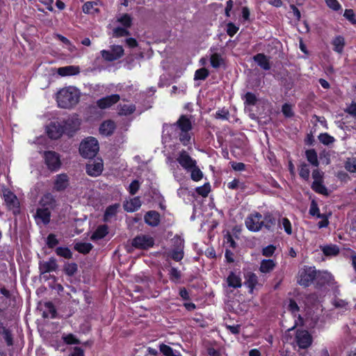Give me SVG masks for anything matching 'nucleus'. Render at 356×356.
Returning <instances> with one entry per match:
<instances>
[{
    "mask_svg": "<svg viewBox=\"0 0 356 356\" xmlns=\"http://www.w3.org/2000/svg\"><path fill=\"white\" fill-rule=\"evenodd\" d=\"M78 269L77 264L75 263H65L64 264L63 270L66 275L69 276L74 275Z\"/></svg>",
    "mask_w": 356,
    "mask_h": 356,
    "instance_id": "nucleus-40",
    "label": "nucleus"
},
{
    "mask_svg": "<svg viewBox=\"0 0 356 356\" xmlns=\"http://www.w3.org/2000/svg\"><path fill=\"white\" fill-rule=\"evenodd\" d=\"M327 6L334 10H339L341 8V5L337 0H325Z\"/></svg>",
    "mask_w": 356,
    "mask_h": 356,
    "instance_id": "nucleus-58",
    "label": "nucleus"
},
{
    "mask_svg": "<svg viewBox=\"0 0 356 356\" xmlns=\"http://www.w3.org/2000/svg\"><path fill=\"white\" fill-rule=\"evenodd\" d=\"M210 63L213 68L220 67L224 65V58L221 54L217 53L211 49Z\"/></svg>",
    "mask_w": 356,
    "mask_h": 356,
    "instance_id": "nucleus-19",
    "label": "nucleus"
},
{
    "mask_svg": "<svg viewBox=\"0 0 356 356\" xmlns=\"http://www.w3.org/2000/svg\"><path fill=\"white\" fill-rule=\"evenodd\" d=\"M343 16L350 21L353 24H356V19L355 13L351 9H346L344 12Z\"/></svg>",
    "mask_w": 356,
    "mask_h": 356,
    "instance_id": "nucleus-55",
    "label": "nucleus"
},
{
    "mask_svg": "<svg viewBox=\"0 0 356 356\" xmlns=\"http://www.w3.org/2000/svg\"><path fill=\"white\" fill-rule=\"evenodd\" d=\"M211 187L209 183L204 184L203 186L197 187L196 192L202 197H207L210 192Z\"/></svg>",
    "mask_w": 356,
    "mask_h": 356,
    "instance_id": "nucleus-49",
    "label": "nucleus"
},
{
    "mask_svg": "<svg viewBox=\"0 0 356 356\" xmlns=\"http://www.w3.org/2000/svg\"><path fill=\"white\" fill-rule=\"evenodd\" d=\"M170 278L173 282H177L181 277L180 271L176 268H171L169 272Z\"/></svg>",
    "mask_w": 356,
    "mask_h": 356,
    "instance_id": "nucleus-57",
    "label": "nucleus"
},
{
    "mask_svg": "<svg viewBox=\"0 0 356 356\" xmlns=\"http://www.w3.org/2000/svg\"><path fill=\"white\" fill-rule=\"evenodd\" d=\"M54 206V200L51 194H46L42 197L40 205L34 215L38 225H47L50 222L51 209Z\"/></svg>",
    "mask_w": 356,
    "mask_h": 356,
    "instance_id": "nucleus-3",
    "label": "nucleus"
},
{
    "mask_svg": "<svg viewBox=\"0 0 356 356\" xmlns=\"http://www.w3.org/2000/svg\"><path fill=\"white\" fill-rule=\"evenodd\" d=\"M245 284L250 289V292L252 293L253 289L258 284L257 276L252 273H248L246 275V281Z\"/></svg>",
    "mask_w": 356,
    "mask_h": 356,
    "instance_id": "nucleus-29",
    "label": "nucleus"
},
{
    "mask_svg": "<svg viewBox=\"0 0 356 356\" xmlns=\"http://www.w3.org/2000/svg\"><path fill=\"white\" fill-rule=\"evenodd\" d=\"M82 9L83 13L87 14H95L99 11L97 3L92 1H88L84 3Z\"/></svg>",
    "mask_w": 356,
    "mask_h": 356,
    "instance_id": "nucleus-34",
    "label": "nucleus"
},
{
    "mask_svg": "<svg viewBox=\"0 0 356 356\" xmlns=\"http://www.w3.org/2000/svg\"><path fill=\"white\" fill-rule=\"evenodd\" d=\"M141 206V202L138 197L130 199L124 204V209L128 212H134Z\"/></svg>",
    "mask_w": 356,
    "mask_h": 356,
    "instance_id": "nucleus-20",
    "label": "nucleus"
},
{
    "mask_svg": "<svg viewBox=\"0 0 356 356\" xmlns=\"http://www.w3.org/2000/svg\"><path fill=\"white\" fill-rule=\"evenodd\" d=\"M262 227H265L268 230H271L272 228L275 225L276 220L273 215L270 212H266L262 216Z\"/></svg>",
    "mask_w": 356,
    "mask_h": 356,
    "instance_id": "nucleus-18",
    "label": "nucleus"
},
{
    "mask_svg": "<svg viewBox=\"0 0 356 356\" xmlns=\"http://www.w3.org/2000/svg\"><path fill=\"white\" fill-rule=\"evenodd\" d=\"M332 44L334 46V51L337 53H341L345 45L344 38L341 36L336 37L332 41Z\"/></svg>",
    "mask_w": 356,
    "mask_h": 356,
    "instance_id": "nucleus-36",
    "label": "nucleus"
},
{
    "mask_svg": "<svg viewBox=\"0 0 356 356\" xmlns=\"http://www.w3.org/2000/svg\"><path fill=\"white\" fill-rule=\"evenodd\" d=\"M3 196L8 209L13 210L14 214L18 213L19 202L17 196L8 188L3 190Z\"/></svg>",
    "mask_w": 356,
    "mask_h": 356,
    "instance_id": "nucleus-9",
    "label": "nucleus"
},
{
    "mask_svg": "<svg viewBox=\"0 0 356 356\" xmlns=\"http://www.w3.org/2000/svg\"><path fill=\"white\" fill-rule=\"evenodd\" d=\"M79 73V67L77 66L68 65L58 69V74L62 76L76 75Z\"/></svg>",
    "mask_w": 356,
    "mask_h": 356,
    "instance_id": "nucleus-22",
    "label": "nucleus"
},
{
    "mask_svg": "<svg viewBox=\"0 0 356 356\" xmlns=\"http://www.w3.org/2000/svg\"><path fill=\"white\" fill-rule=\"evenodd\" d=\"M124 49L120 45H113L110 51L102 50L101 54L102 57L108 61H113L123 56Z\"/></svg>",
    "mask_w": 356,
    "mask_h": 356,
    "instance_id": "nucleus-11",
    "label": "nucleus"
},
{
    "mask_svg": "<svg viewBox=\"0 0 356 356\" xmlns=\"http://www.w3.org/2000/svg\"><path fill=\"white\" fill-rule=\"evenodd\" d=\"M275 266V263L273 259H263L260 265V270L263 273H267L272 271Z\"/></svg>",
    "mask_w": 356,
    "mask_h": 356,
    "instance_id": "nucleus-30",
    "label": "nucleus"
},
{
    "mask_svg": "<svg viewBox=\"0 0 356 356\" xmlns=\"http://www.w3.org/2000/svg\"><path fill=\"white\" fill-rule=\"evenodd\" d=\"M69 185V178L66 174H60L56 177L54 188L56 191H63Z\"/></svg>",
    "mask_w": 356,
    "mask_h": 356,
    "instance_id": "nucleus-17",
    "label": "nucleus"
},
{
    "mask_svg": "<svg viewBox=\"0 0 356 356\" xmlns=\"http://www.w3.org/2000/svg\"><path fill=\"white\" fill-rule=\"evenodd\" d=\"M43 158L44 163L51 171L58 170L61 165L58 154L53 151H47L44 152Z\"/></svg>",
    "mask_w": 356,
    "mask_h": 356,
    "instance_id": "nucleus-8",
    "label": "nucleus"
},
{
    "mask_svg": "<svg viewBox=\"0 0 356 356\" xmlns=\"http://www.w3.org/2000/svg\"><path fill=\"white\" fill-rule=\"evenodd\" d=\"M238 28L233 23H229L227 26V34L232 37L238 31Z\"/></svg>",
    "mask_w": 356,
    "mask_h": 356,
    "instance_id": "nucleus-63",
    "label": "nucleus"
},
{
    "mask_svg": "<svg viewBox=\"0 0 356 356\" xmlns=\"http://www.w3.org/2000/svg\"><path fill=\"white\" fill-rule=\"evenodd\" d=\"M316 278L317 279L318 282L322 285L332 284L334 281L333 275L327 271L318 272L316 273Z\"/></svg>",
    "mask_w": 356,
    "mask_h": 356,
    "instance_id": "nucleus-21",
    "label": "nucleus"
},
{
    "mask_svg": "<svg viewBox=\"0 0 356 356\" xmlns=\"http://www.w3.org/2000/svg\"><path fill=\"white\" fill-rule=\"evenodd\" d=\"M136 111V106L133 104H120L118 106V114L120 115H129Z\"/></svg>",
    "mask_w": 356,
    "mask_h": 356,
    "instance_id": "nucleus-28",
    "label": "nucleus"
},
{
    "mask_svg": "<svg viewBox=\"0 0 356 356\" xmlns=\"http://www.w3.org/2000/svg\"><path fill=\"white\" fill-rule=\"evenodd\" d=\"M307 161L314 166L317 167L319 164L318 156L314 149H309L305 152Z\"/></svg>",
    "mask_w": 356,
    "mask_h": 356,
    "instance_id": "nucleus-35",
    "label": "nucleus"
},
{
    "mask_svg": "<svg viewBox=\"0 0 356 356\" xmlns=\"http://www.w3.org/2000/svg\"><path fill=\"white\" fill-rule=\"evenodd\" d=\"M117 20L126 28L129 27L131 24V18L128 14L121 15Z\"/></svg>",
    "mask_w": 356,
    "mask_h": 356,
    "instance_id": "nucleus-50",
    "label": "nucleus"
},
{
    "mask_svg": "<svg viewBox=\"0 0 356 356\" xmlns=\"http://www.w3.org/2000/svg\"><path fill=\"white\" fill-rule=\"evenodd\" d=\"M139 187V182L137 180H134L130 184L129 191L131 195H134L138 191Z\"/></svg>",
    "mask_w": 356,
    "mask_h": 356,
    "instance_id": "nucleus-61",
    "label": "nucleus"
},
{
    "mask_svg": "<svg viewBox=\"0 0 356 356\" xmlns=\"http://www.w3.org/2000/svg\"><path fill=\"white\" fill-rule=\"evenodd\" d=\"M145 220L147 224L155 227L158 225L159 223V213L154 211H149L145 216Z\"/></svg>",
    "mask_w": 356,
    "mask_h": 356,
    "instance_id": "nucleus-23",
    "label": "nucleus"
},
{
    "mask_svg": "<svg viewBox=\"0 0 356 356\" xmlns=\"http://www.w3.org/2000/svg\"><path fill=\"white\" fill-rule=\"evenodd\" d=\"M254 60L264 70H268L270 68L268 58L263 54L255 55Z\"/></svg>",
    "mask_w": 356,
    "mask_h": 356,
    "instance_id": "nucleus-24",
    "label": "nucleus"
},
{
    "mask_svg": "<svg viewBox=\"0 0 356 356\" xmlns=\"http://www.w3.org/2000/svg\"><path fill=\"white\" fill-rule=\"evenodd\" d=\"M288 309L290 311V312L291 313V314L293 315V316L294 318H296L297 314L299 311V307H298L297 303L294 300H291L289 301V303L288 305Z\"/></svg>",
    "mask_w": 356,
    "mask_h": 356,
    "instance_id": "nucleus-53",
    "label": "nucleus"
},
{
    "mask_svg": "<svg viewBox=\"0 0 356 356\" xmlns=\"http://www.w3.org/2000/svg\"><path fill=\"white\" fill-rule=\"evenodd\" d=\"M312 188L319 194L327 195V190L323 184V181H313Z\"/></svg>",
    "mask_w": 356,
    "mask_h": 356,
    "instance_id": "nucleus-39",
    "label": "nucleus"
},
{
    "mask_svg": "<svg viewBox=\"0 0 356 356\" xmlns=\"http://www.w3.org/2000/svg\"><path fill=\"white\" fill-rule=\"evenodd\" d=\"M92 248V245L89 243H79L75 245V249L83 254L88 253Z\"/></svg>",
    "mask_w": 356,
    "mask_h": 356,
    "instance_id": "nucleus-42",
    "label": "nucleus"
},
{
    "mask_svg": "<svg viewBox=\"0 0 356 356\" xmlns=\"http://www.w3.org/2000/svg\"><path fill=\"white\" fill-rule=\"evenodd\" d=\"M229 112L226 109L219 110L216 113V118L220 120H227Z\"/></svg>",
    "mask_w": 356,
    "mask_h": 356,
    "instance_id": "nucleus-62",
    "label": "nucleus"
},
{
    "mask_svg": "<svg viewBox=\"0 0 356 356\" xmlns=\"http://www.w3.org/2000/svg\"><path fill=\"white\" fill-rule=\"evenodd\" d=\"M160 351L165 356H174L175 355V351H174L171 347L165 344H161L160 346Z\"/></svg>",
    "mask_w": 356,
    "mask_h": 356,
    "instance_id": "nucleus-52",
    "label": "nucleus"
},
{
    "mask_svg": "<svg viewBox=\"0 0 356 356\" xmlns=\"http://www.w3.org/2000/svg\"><path fill=\"white\" fill-rule=\"evenodd\" d=\"M172 245H173V248H184V239L181 238L180 236H175L172 239Z\"/></svg>",
    "mask_w": 356,
    "mask_h": 356,
    "instance_id": "nucleus-59",
    "label": "nucleus"
},
{
    "mask_svg": "<svg viewBox=\"0 0 356 356\" xmlns=\"http://www.w3.org/2000/svg\"><path fill=\"white\" fill-rule=\"evenodd\" d=\"M296 343L300 349L309 348L312 343V337L306 330H297Z\"/></svg>",
    "mask_w": 356,
    "mask_h": 356,
    "instance_id": "nucleus-10",
    "label": "nucleus"
},
{
    "mask_svg": "<svg viewBox=\"0 0 356 356\" xmlns=\"http://www.w3.org/2000/svg\"><path fill=\"white\" fill-rule=\"evenodd\" d=\"M62 339L65 343L68 345L80 343V341L76 337V336L72 334H63L62 336Z\"/></svg>",
    "mask_w": 356,
    "mask_h": 356,
    "instance_id": "nucleus-43",
    "label": "nucleus"
},
{
    "mask_svg": "<svg viewBox=\"0 0 356 356\" xmlns=\"http://www.w3.org/2000/svg\"><path fill=\"white\" fill-rule=\"evenodd\" d=\"M345 168L350 172H356V158L348 159L345 163Z\"/></svg>",
    "mask_w": 356,
    "mask_h": 356,
    "instance_id": "nucleus-47",
    "label": "nucleus"
},
{
    "mask_svg": "<svg viewBox=\"0 0 356 356\" xmlns=\"http://www.w3.org/2000/svg\"><path fill=\"white\" fill-rule=\"evenodd\" d=\"M299 175L305 180H308L310 175L309 166L305 163L300 164L299 168Z\"/></svg>",
    "mask_w": 356,
    "mask_h": 356,
    "instance_id": "nucleus-44",
    "label": "nucleus"
},
{
    "mask_svg": "<svg viewBox=\"0 0 356 356\" xmlns=\"http://www.w3.org/2000/svg\"><path fill=\"white\" fill-rule=\"evenodd\" d=\"M321 250L326 256H336L339 252V249L336 245H327L321 247Z\"/></svg>",
    "mask_w": 356,
    "mask_h": 356,
    "instance_id": "nucleus-32",
    "label": "nucleus"
},
{
    "mask_svg": "<svg viewBox=\"0 0 356 356\" xmlns=\"http://www.w3.org/2000/svg\"><path fill=\"white\" fill-rule=\"evenodd\" d=\"M108 233V228L106 225H101L97 227L92 235V239H100L104 238Z\"/></svg>",
    "mask_w": 356,
    "mask_h": 356,
    "instance_id": "nucleus-37",
    "label": "nucleus"
},
{
    "mask_svg": "<svg viewBox=\"0 0 356 356\" xmlns=\"http://www.w3.org/2000/svg\"><path fill=\"white\" fill-rule=\"evenodd\" d=\"M58 243V240L54 234H50L47 238V245L49 248H53Z\"/></svg>",
    "mask_w": 356,
    "mask_h": 356,
    "instance_id": "nucleus-54",
    "label": "nucleus"
},
{
    "mask_svg": "<svg viewBox=\"0 0 356 356\" xmlns=\"http://www.w3.org/2000/svg\"><path fill=\"white\" fill-rule=\"evenodd\" d=\"M103 161L100 159L90 161L86 165L87 173L92 177L99 176L103 170Z\"/></svg>",
    "mask_w": 356,
    "mask_h": 356,
    "instance_id": "nucleus-13",
    "label": "nucleus"
},
{
    "mask_svg": "<svg viewBox=\"0 0 356 356\" xmlns=\"http://www.w3.org/2000/svg\"><path fill=\"white\" fill-rule=\"evenodd\" d=\"M129 35V31L127 28L117 27L113 29V36L121 37Z\"/></svg>",
    "mask_w": 356,
    "mask_h": 356,
    "instance_id": "nucleus-56",
    "label": "nucleus"
},
{
    "mask_svg": "<svg viewBox=\"0 0 356 356\" xmlns=\"http://www.w3.org/2000/svg\"><path fill=\"white\" fill-rule=\"evenodd\" d=\"M189 171L191 172V177L193 181H198L202 179L203 173L196 164L195 167H193V168H191Z\"/></svg>",
    "mask_w": 356,
    "mask_h": 356,
    "instance_id": "nucleus-41",
    "label": "nucleus"
},
{
    "mask_svg": "<svg viewBox=\"0 0 356 356\" xmlns=\"http://www.w3.org/2000/svg\"><path fill=\"white\" fill-rule=\"evenodd\" d=\"M55 251L58 256L65 259H70L72 257V252L67 247H58Z\"/></svg>",
    "mask_w": 356,
    "mask_h": 356,
    "instance_id": "nucleus-38",
    "label": "nucleus"
},
{
    "mask_svg": "<svg viewBox=\"0 0 356 356\" xmlns=\"http://www.w3.org/2000/svg\"><path fill=\"white\" fill-rule=\"evenodd\" d=\"M166 163L169 166L170 171L173 173L175 178L177 181L181 179V174L179 172L180 169L177 165V163L186 170H191L193 167H195L196 161L194 160L186 151H181L178 153L175 159L168 156L166 160Z\"/></svg>",
    "mask_w": 356,
    "mask_h": 356,
    "instance_id": "nucleus-1",
    "label": "nucleus"
},
{
    "mask_svg": "<svg viewBox=\"0 0 356 356\" xmlns=\"http://www.w3.org/2000/svg\"><path fill=\"white\" fill-rule=\"evenodd\" d=\"M119 208V204H115L113 205L109 206L106 209L105 213H104V220L108 222L113 217L115 216L118 211V209Z\"/></svg>",
    "mask_w": 356,
    "mask_h": 356,
    "instance_id": "nucleus-33",
    "label": "nucleus"
},
{
    "mask_svg": "<svg viewBox=\"0 0 356 356\" xmlns=\"http://www.w3.org/2000/svg\"><path fill=\"white\" fill-rule=\"evenodd\" d=\"M171 257L177 261H181L184 257V248H173L171 252Z\"/></svg>",
    "mask_w": 356,
    "mask_h": 356,
    "instance_id": "nucleus-45",
    "label": "nucleus"
},
{
    "mask_svg": "<svg viewBox=\"0 0 356 356\" xmlns=\"http://www.w3.org/2000/svg\"><path fill=\"white\" fill-rule=\"evenodd\" d=\"M227 284L229 287L234 289L240 288L241 286V279L239 275L234 273H231L227 278Z\"/></svg>",
    "mask_w": 356,
    "mask_h": 356,
    "instance_id": "nucleus-25",
    "label": "nucleus"
},
{
    "mask_svg": "<svg viewBox=\"0 0 356 356\" xmlns=\"http://www.w3.org/2000/svg\"><path fill=\"white\" fill-rule=\"evenodd\" d=\"M278 227L281 229H284L285 233L288 235H291L293 233L292 225L290 220L286 218L282 217L278 220Z\"/></svg>",
    "mask_w": 356,
    "mask_h": 356,
    "instance_id": "nucleus-27",
    "label": "nucleus"
},
{
    "mask_svg": "<svg viewBox=\"0 0 356 356\" xmlns=\"http://www.w3.org/2000/svg\"><path fill=\"white\" fill-rule=\"evenodd\" d=\"M120 100L118 95H111L99 99L97 102V106L102 109L107 108Z\"/></svg>",
    "mask_w": 356,
    "mask_h": 356,
    "instance_id": "nucleus-16",
    "label": "nucleus"
},
{
    "mask_svg": "<svg viewBox=\"0 0 356 356\" xmlns=\"http://www.w3.org/2000/svg\"><path fill=\"white\" fill-rule=\"evenodd\" d=\"M115 129V123L111 120L104 122L100 127L99 132L104 136L111 135Z\"/></svg>",
    "mask_w": 356,
    "mask_h": 356,
    "instance_id": "nucleus-26",
    "label": "nucleus"
},
{
    "mask_svg": "<svg viewBox=\"0 0 356 356\" xmlns=\"http://www.w3.org/2000/svg\"><path fill=\"white\" fill-rule=\"evenodd\" d=\"M47 133L51 139H57L63 133V127L57 122H52L47 127Z\"/></svg>",
    "mask_w": 356,
    "mask_h": 356,
    "instance_id": "nucleus-15",
    "label": "nucleus"
},
{
    "mask_svg": "<svg viewBox=\"0 0 356 356\" xmlns=\"http://www.w3.org/2000/svg\"><path fill=\"white\" fill-rule=\"evenodd\" d=\"M99 151V143L96 138L88 137L83 140L80 145L79 152L84 158H92Z\"/></svg>",
    "mask_w": 356,
    "mask_h": 356,
    "instance_id": "nucleus-5",
    "label": "nucleus"
},
{
    "mask_svg": "<svg viewBox=\"0 0 356 356\" xmlns=\"http://www.w3.org/2000/svg\"><path fill=\"white\" fill-rule=\"evenodd\" d=\"M1 339H3L9 346L13 343V337L10 330L0 325V340Z\"/></svg>",
    "mask_w": 356,
    "mask_h": 356,
    "instance_id": "nucleus-31",
    "label": "nucleus"
},
{
    "mask_svg": "<svg viewBox=\"0 0 356 356\" xmlns=\"http://www.w3.org/2000/svg\"><path fill=\"white\" fill-rule=\"evenodd\" d=\"M80 97L79 90L73 86L60 89L56 96L58 105L60 108H70L76 105Z\"/></svg>",
    "mask_w": 356,
    "mask_h": 356,
    "instance_id": "nucleus-2",
    "label": "nucleus"
},
{
    "mask_svg": "<svg viewBox=\"0 0 356 356\" xmlns=\"http://www.w3.org/2000/svg\"><path fill=\"white\" fill-rule=\"evenodd\" d=\"M170 128L172 129L176 128L179 131V140L184 145L190 143L191 139V130L192 128L190 120L185 115H182L178 120L177 123Z\"/></svg>",
    "mask_w": 356,
    "mask_h": 356,
    "instance_id": "nucleus-4",
    "label": "nucleus"
},
{
    "mask_svg": "<svg viewBox=\"0 0 356 356\" xmlns=\"http://www.w3.org/2000/svg\"><path fill=\"white\" fill-rule=\"evenodd\" d=\"M154 238L149 235H139L134 238L132 245L135 248L147 249L154 245Z\"/></svg>",
    "mask_w": 356,
    "mask_h": 356,
    "instance_id": "nucleus-12",
    "label": "nucleus"
},
{
    "mask_svg": "<svg viewBox=\"0 0 356 356\" xmlns=\"http://www.w3.org/2000/svg\"><path fill=\"white\" fill-rule=\"evenodd\" d=\"M245 102L248 104L253 105L256 103L257 98L256 96L252 92H247L245 95Z\"/></svg>",
    "mask_w": 356,
    "mask_h": 356,
    "instance_id": "nucleus-64",
    "label": "nucleus"
},
{
    "mask_svg": "<svg viewBox=\"0 0 356 356\" xmlns=\"http://www.w3.org/2000/svg\"><path fill=\"white\" fill-rule=\"evenodd\" d=\"M262 215L259 212H253L246 218L245 224L248 230L259 232L262 228Z\"/></svg>",
    "mask_w": 356,
    "mask_h": 356,
    "instance_id": "nucleus-7",
    "label": "nucleus"
},
{
    "mask_svg": "<svg viewBox=\"0 0 356 356\" xmlns=\"http://www.w3.org/2000/svg\"><path fill=\"white\" fill-rule=\"evenodd\" d=\"M209 76V71L204 68H200L195 71V80H204Z\"/></svg>",
    "mask_w": 356,
    "mask_h": 356,
    "instance_id": "nucleus-48",
    "label": "nucleus"
},
{
    "mask_svg": "<svg viewBox=\"0 0 356 356\" xmlns=\"http://www.w3.org/2000/svg\"><path fill=\"white\" fill-rule=\"evenodd\" d=\"M58 268L56 259L51 257L48 261L40 262L39 268L41 273L55 271Z\"/></svg>",
    "mask_w": 356,
    "mask_h": 356,
    "instance_id": "nucleus-14",
    "label": "nucleus"
},
{
    "mask_svg": "<svg viewBox=\"0 0 356 356\" xmlns=\"http://www.w3.org/2000/svg\"><path fill=\"white\" fill-rule=\"evenodd\" d=\"M316 277V272L314 267H305L298 273V283L305 286H309Z\"/></svg>",
    "mask_w": 356,
    "mask_h": 356,
    "instance_id": "nucleus-6",
    "label": "nucleus"
},
{
    "mask_svg": "<svg viewBox=\"0 0 356 356\" xmlns=\"http://www.w3.org/2000/svg\"><path fill=\"white\" fill-rule=\"evenodd\" d=\"M275 250V247L273 245H270L262 250V254L266 257H270L273 254Z\"/></svg>",
    "mask_w": 356,
    "mask_h": 356,
    "instance_id": "nucleus-60",
    "label": "nucleus"
},
{
    "mask_svg": "<svg viewBox=\"0 0 356 356\" xmlns=\"http://www.w3.org/2000/svg\"><path fill=\"white\" fill-rule=\"evenodd\" d=\"M318 139L321 143L325 145H329L334 142V137L330 136L328 134H321L318 136Z\"/></svg>",
    "mask_w": 356,
    "mask_h": 356,
    "instance_id": "nucleus-46",
    "label": "nucleus"
},
{
    "mask_svg": "<svg viewBox=\"0 0 356 356\" xmlns=\"http://www.w3.org/2000/svg\"><path fill=\"white\" fill-rule=\"evenodd\" d=\"M309 214L314 216H316L317 218H323V214L320 213L319 209L314 201L312 202L310 208H309Z\"/></svg>",
    "mask_w": 356,
    "mask_h": 356,
    "instance_id": "nucleus-51",
    "label": "nucleus"
}]
</instances>
